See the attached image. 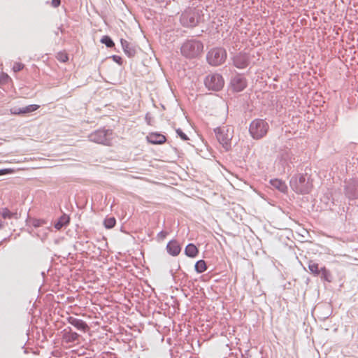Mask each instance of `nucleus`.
<instances>
[{
	"label": "nucleus",
	"mask_w": 358,
	"mask_h": 358,
	"mask_svg": "<svg viewBox=\"0 0 358 358\" xmlns=\"http://www.w3.org/2000/svg\"><path fill=\"white\" fill-rule=\"evenodd\" d=\"M204 45L202 41L196 38L186 39L180 46L182 56L187 59H196L201 57Z\"/></svg>",
	"instance_id": "f257e3e1"
},
{
	"label": "nucleus",
	"mask_w": 358,
	"mask_h": 358,
	"mask_svg": "<svg viewBox=\"0 0 358 358\" xmlns=\"http://www.w3.org/2000/svg\"><path fill=\"white\" fill-rule=\"evenodd\" d=\"M289 186L298 194H307L312 190L313 182L307 173H296L290 178Z\"/></svg>",
	"instance_id": "f03ea898"
},
{
	"label": "nucleus",
	"mask_w": 358,
	"mask_h": 358,
	"mask_svg": "<svg viewBox=\"0 0 358 358\" xmlns=\"http://www.w3.org/2000/svg\"><path fill=\"white\" fill-rule=\"evenodd\" d=\"M202 16L201 10L189 7L181 13L180 22L184 27L193 28L199 24Z\"/></svg>",
	"instance_id": "7ed1b4c3"
},
{
	"label": "nucleus",
	"mask_w": 358,
	"mask_h": 358,
	"mask_svg": "<svg viewBox=\"0 0 358 358\" xmlns=\"http://www.w3.org/2000/svg\"><path fill=\"white\" fill-rule=\"evenodd\" d=\"M269 130V125L266 120L256 118L249 125V133L255 140L263 138Z\"/></svg>",
	"instance_id": "20e7f679"
},
{
	"label": "nucleus",
	"mask_w": 358,
	"mask_h": 358,
	"mask_svg": "<svg viewBox=\"0 0 358 358\" xmlns=\"http://www.w3.org/2000/svg\"><path fill=\"white\" fill-rule=\"evenodd\" d=\"M113 131L110 129H99L91 133L88 138L92 142L104 145H110L113 139Z\"/></svg>",
	"instance_id": "39448f33"
},
{
	"label": "nucleus",
	"mask_w": 358,
	"mask_h": 358,
	"mask_svg": "<svg viewBox=\"0 0 358 358\" xmlns=\"http://www.w3.org/2000/svg\"><path fill=\"white\" fill-rule=\"evenodd\" d=\"M227 56V51L224 48L215 47L207 52L206 61L210 66H217L225 62Z\"/></svg>",
	"instance_id": "423d86ee"
},
{
	"label": "nucleus",
	"mask_w": 358,
	"mask_h": 358,
	"mask_svg": "<svg viewBox=\"0 0 358 358\" xmlns=\"http://www.w3.org/2000/svg\"><path fill=\"white\" fill-rule=\"evenodd\" d=\"M205 87L210 91L219 92L224 85L223 76L217 73L207 75L203 80Z\"/></svg>",
	"instance_id": "0eeeda50"
},
{
	"label": "nucleus",
	"mask_w": 358,
	"mask_h": 358,
	"mask_svg": "<svg viewBox=\"0 0 358 358\" xmlns=\"http://www.w3.org/2000/svg\"><path fill=\"white\" fill-rule=\"evenodd\" d=\"M248 86V80L243 73H236L232 76L229 82V87L233 92H243Z\"/></svg>",
	"instance_id": "6e6552de"
},
{
	"label": "nucleus",
	"mask_w": 358,
	"mask_h": 358,
	"mask_svg": "<svg viewBox=\"0 0 358 358\" xmlns=\"http://www.w3.org/2000/svg\"><path fill=\"white\" fill-rule=\"evenodd\" d=\"M228 131V129H224V128H221L220 127L214 129L217 140L226 151H229L231 148V141L232 136L229 134Z\"/></svg>",
	"instance_id": "1a4fd4ad"
},
{
	"label": "nucleus",
	"mask_w": 358,
	"mask_h": 358,
	"mask_svg": "<svg viewBox=\"0 0 358 358\" xmlns=\"http://www.w3.org/2000/svg\"><path fill=\"white\" fill-rule=\"evenodd\" d=\"M233 65L238 69H244L250 64V55L244 51L239 52L231 58Z\"/></svg>",
	"instance_id": "9d476101"
},
{
	"label": "nucleus",
	"mask_w": 358,
	"mask_h": 358,
	"mask_svg": "<svg viewBox=\"0 0 358 358\" xmlns=\"http://www.w3.org/2000/svg\"><path fill=\"white\" fill-rule=\"evenodd\" d=\"M345 195L350 200L358 199V178H354L345 185Z\"/></svg>",
	"instance_id": "9b49d317"
},
{
	"label": "nucleus",
	"mask_w": 358,
	"mask_h": 358,
	"mask_svg": "<svg viewBox=\"0 0 358 358\" xmlns=\"http://www.w3.org/2000/svg\"><path fill=\"white\" fill-rule=\"evenodd\" d=\"M166 250L169 255L176 257L180 253L182 246L176 239H172L168 242Z\"/></svg>",
	"instance_id": "f8f14e48"
},
{
	"label": "nucleus",
	"mask_w": 358,
	"mask_h": 358,
	"mask_svg": "<svg viewBox=\"0 0 358 358\" xmlns=\"http://www.w3.org/2000/svg\"><path fill=\"white\" fill-rule=\"evenodd\" d=\"M39 106L36 104H30L27 106L22 107V108H12L10 109V113L13 115H24V114H28L31 113L32 112L36 111L39 108Z\"/></svg>",
	"instance_id": "ddd939ff"
},
{
	"label": "nucleus",
	"mask_w": 358,
	"mask_h": 358,
	"mask_svg": "<svg viewBox=\"0 0 358 358\" xmlns=\"http://www.w3.org/2000/svg\"><path fill=\"white\" fill-rule=\"evenodd\" d=\"M121 45L125 55L129 57H134L136 54V47L135 45L129 43L127 40L120 39Z\"/></svg>",
	"instance_id": "4468645a"
},
{
	"label": "nucleus",
	"mask_w": 358,
	"mask_h": 358,
	"mask_svg": "<svg viewBox=\"0 0 358 358\" xmlns=\"http://www.w3.org/2000/svg\"><path fill=\"white\" fill-rule=\"evenodd\" d=\"M68 322L73 326L76 329L85 332L88 329L87 324L83 320L78 319L72 316H69L67 318Z\"/></svg>",
	"instance_id": "2eb2a0df"
},
{
	"label": "nucleus",
	"mask_w": 358,
	"mask_h": 358,
	"mask_svg": "<svg viewBox=\"0 0 358 358\" xmlns=\"http://www.w3.org/2000/svg\"><path fill=\"white\" fill-rule=\"evenodd\" d=\"M269 183L273 189L278 190L280 192L287 193L288 187L282 180L278 178L271 179Z\"/></svg>",
	"instance_id": "dca6fc26"
},
{
	"label": "nucleus",
	"mask_w": 358,
	"mask_h": 358,
	"mask_svg": "<svg viewBox=\"0 0 358 358\" xmlns=\"http://www.w3.org/2000/svg\"><path fill=\"white\" fill-rule=\"evenodd\" d=\"M80 335L73 331L71 327L65 328L63 331V338L66 343H75L79 339Z\"/></svg>",
	"instance_id": "f3484780"
},
{
	"label": "nucleus",
	"mask_w": 358,
	"mask_h": 358,
	"mask_svg": "<svg viewBox=\"0 0 358 358\" xmlns=\"http://www.w3.org/2000/svg\"><path fill=\"white\" fill-rule=\"evenodd\" d=\"M148 141L153 145H160L164 143L166 138V136L158 132L150 133L147 136Z\"/></svg>",
	"instance_id": "a211bd4d"
},
{
	"label": "nucleus",
	"mask_w": 358,
	"mask_h": 358,
	"mask_svg": "<svg viewBox=\"0 0 358 358\" xmlns=\"http://www.w3.org/2000/svg\"><path fill=\"white\" fill-rule=\"evenodd\" d=\"M70 222V217L69 215L66 213H63L55 222L54 227L57 230H60L64 227H66L69 225Z\"/></svg>",
	"instance_id": "6ab92c4d"
},
{
	"label": "nucleus",
	"mask_w": 358,
	"mask_h": 358,
	"mask_svg": "<svg viewBox=\"0 0 358 358\" xmlns=\"http://www.w3.org/2000/svg\"><path fill=\"white\" fill-rule=\"evenodd\" d=\"M184 253L188 257L195 258L198 256L199 250L195 244L191 243L186 245Z\"/></svg>",
	"instance_id": "aec40b11"
},
{
	"label": "nucleus",
	"mask_w": 358,
	"mask_h": 358,
	"mask_svg": "<svg viewBox=\"0 0 358 358\" xmlns=\"http://www.w3.org/2000/svg\"><path fill=\"white\" fill-rule=\"evenodd\" d=\"M1 216L3 219H18L17 213L11 212L8 208H3L0 212Z\"/></svg>",
	"instance_id": "412c9836"
},
{
	"label": "nucleus",
	"mask_w": 358,
	"mask_h": 358,
	"mask_svg": "<svg viewBox=\"0 0 358 358\" xmlns=\"http://www.w3.org/2000/svg\"><path fill=\"white\" fill-rule=\"evenodd\" d=\"M208 268L207 264L205 260L199 259L194 265V270L197 273H202Z\"/></svg>",
	"instance_id": "4be33fe9"
},
{
	"label": "nucleus",
	"mask_w": 358,
	"mask_h": 358,
	"mask_svg": "<svg viewBox=\"0 0 358 358\" xmlns=\"http://www.w3.org/2000/svg\"><path fill=\"white\" fill-rule=\"evenodd\" d=\"M308 268L310 272L315 276L320 275V268L319 264L313 261H309L308 263Z\"/></svg>",
	"instance_id": "5701e85b"
},
{
	"label": "nucleus",
	"mask_w": 358,
	"mask_h": 358,
	"mask_svg": "<svg viewBox=\"0 0 358 358\" xmlns=\"http://www.w3.org/2000/svg\"><path fill=\"white\" fill-rule=\"evenodd\" d=\"M320 274L321 278L323 280L327 281L328 282L332 281V275L331 274V272L325 266L320 268Z\"/></svg>",
	"instance_id": "b1692460"
},
{
	"label": "nucleus",
	"mask_w": 358,
	"mask_h": 358,
	"mask_svg": "<svg viewBox=\"0 0 358 358\" xmlns=\"http://www.w3.org/2000/svg\"><path fill=\"white\" fill-rule=\"evenodd\" d=\"M103 226L107 229H113L116 224V219L115 217H106L103 220Z\"/></svg>",
	"instance_id": "393cba45"
},
{
	"label": "nucleus",
	"mask_w": 358,
	"mask_h": 358,
	"mask_svg": "<svg viewBox=\"0 0 358 358\" xmlns=\"http://www.w3.org/2000/svg\"><path fill=\"white\" fill-rule=\"evenodd\" d=\"M100 42L109 48H113L115 45V43L112 38L108 35L103 36L100 40Z\"/></svg>",
	"instance_id": "a878e982"
},
{
	"label": "nucleus",
	"mask_w": 358,
	"mask_h": 358,
	"mask_svg": "<svg viewBox=\"0 0 358 358\" xmlns=\"http://www.w3.org/2000/svg\"><path fill=\"white\" fill-rule=\"evenodd\" d=\"M29 221L34 228H38L47 224V221L44 219L31 218Z\"/></svg>",
	"instance_id": "bb28decb"
},
{
	"label": "nucleus",
	"mask_w": 358,
	"mask_h": 358,
	"mask_svg": "<svg viewBox=\"0 0 358 358\" xmlns=\"http://www.w3.org/2000/svg\"><path fill=\"white\" fill-rule=\"evenodd\" d=\"M57 59L61 62H66L69 61V55L63 52H59L57 54Z\"/></svg>",
	"instance_id": "cd10ccee"
},
{
	"label": "nucleus",
	"mask_w": 358,
	"mask_h": 358,
	"mask_svg": "<svg viewBox=\"0 0 358 358\" xmlns=\"http://www.w3.org/2000/svg\"><path fill=\"white\" fill-rule=\"evenodd\" d=\"M178 136H179L182 141H185L189 140V138L186 134H185L180 128L176 130Z\"/></svg>",
	"instance_id": "c85d7f7f"
},
{
	"label": "nucleus",
	"mask_w": 358,
	"mask_h": 358,
	"mask_svg": "<svg viewBox=\"0 0 358 358\" xmlns=\"http://www.w3.org/2000/svg\"><path fill=\"white\" fill-rule=\"evenodd\" d=\"M24 67V64L20 62H15L13 66V70L14 72H19L22 71Z\"/></svg>",
	"instance_id": "c756f323"
},
{
	"label": "nucleus",
	"mask_w": 358,
	"mask_h": 358,
	"mask_svg": "<svg viewBox=\"0 0 358 358\" xmlns=\"http://www.w3.org/2000/svg\"><path fill=\"white\" fill-rule=\"evenodd\" d=\"M14 173V169L10 168L1 169H0V176L12 174Z\"/></svg>",
	"instance_id": "7c9ffc66"
},
{
	"label": "nucleus",
	"mask_w": 358,
	"mask_h": 358,
	"mask_svg": "<svg viewBox=\"0 0 358 358\" xmlns=\"http://www.w3.org/2000/svg\"><path fill=\"white\" fill-rule=\"evenodd\" d=\"M110 58L113 59L114 62L117 63V64H122L123 60L120 56L117 55H113L112 56H110Z\"/></svg>",
	"instance_id": "2f4dec72"
},
{
	"label": "nucleus",
	"mask_w": 358,
	"mask_h": 358,
	"mask_svg": "<svg viewBox=\"0 0 358 358\" xmlns=\"http://www.w3.org/2000/svg\"><path fill=\"white\" fill-rule=\"evenodd\" d=\"M168 232L166 231H161L157 234V238L160 240L164 239L168 235Z\"/></svg>",
	"instance_id": "473e14b6"
},
{
	"label": "nucleus",
	"mask_w": 358,
	"mask_h": 358,
	"mask_svg": "<svg viewBox=\"0 0 358 358\" xmlns=\"http://www.w3.org/2000/svg\"><path fill=\"white\" fill-rule=\"evenodd\" d=\"M145 120L148 124H149V125L152 124V117L151 116L150 113H146Z\"/></svg>",
	"instance_id": "72a5a7b5"
},
{
	"label": "nucleus",
	"mask_w": 358,
	"mask_h": 358,
	"mask_svg": "<svg viewBox=\"0 0 358 358\" xmlns=\"http://www.w3.org/2000/svg\"><path fill=\"white\" fill-rule=\"evenodd\" d=\"M51 4L52 7L57 8L61 4V0H52Z\"/></svg>",
	"instance_id": "f704fd0d"
},
{
	"label": "nucleus",
	"mask_w": 358,
	"mask_h": 358,
	"mask_svg": "<svg viewBox=\"0 0 358 358\" xmlns=\"http://www.w3.org/2000/svg\"><path fill=\"white\" fill-rule=\"evenodd\" d=\"M12 236V234L8 236V237L4 238L2 241H0V245H1L5 242H8L10 240V238Z\"/></svg>",
	"instance_id": "c9c22d12"
},
{
	"label": "nucleus",
	"mask_w": 358,
	"mask_h": 358,
	"mask_svg": "<svg viewBox=\"0 0 358 358\" xmlns=\"http://www.w3.org/2000/svg\"><path fill=\"white\" fill-rule=\"evenodd\" d=\"M6 224H7V222L0 220V230L3 229Z\"/></svg>",
	"instance_id": "e433bc0d"
},
{
	"label": "nucleus",
	"mask_w": 358,
	"mask_h": 358,
	"mask_svg": "<svg viewBox=\"0 0 358 358\" xmlns=\"http://www.w3.org/2000/svg\"><path fill=\"white\" fill-rule=\"evenodd\" d=\"M285 155H286V157H285V159H289V160H291V159H290V158H289V153L286 152V153H285Z\"/></svg>",
	"instance_id": "4c0bfd02"
},
{
	"label": "nucleus",
	"mask_w": 358,
	"mask_h": 358,
	"mask_svg": "<svg viewBox=\"0 0 358 358\" xmlns=\"http://www.w3.org/2000/svg\"><path fill=\"white\" fill-rule=\"evenodd\" d=\"M58 29L60 30L61 31H62V26L58 27Z\"/></svg>",
	"instance_id": "58836bf2"
},
{
	"label": "nucleus",
	"mask_w": 358,
	"mask_h": 358,
	"mask_svg": "<svg viewBox=\"0 0 358 358\" xmlns=\"http://www.w3.org/2000/svg\"><path fill=\"white\" fill-rule=\"evenodd\" d=\"M170 273H171V275L173 276V271L172 270L170 271Z\"/></svg>",
	"instance_id": "ea45409f"
},
{
	"label": "nucleus",
	"mask_w": 358,
	"mask_h": 358,
	"mask_svg": "<svg viewBox=\"0 0 358 358\" xmlns=\"http://www.w3.org/2000/svg\"><path fill=\"white\" fill-rule=\"evenodd\" d=\"M55 35H58V31H55Z\"/></svg>",
	"instance_id": "a19ab883"
},
{
	"label": "nucleus",
	"mask_w": 358,
	"mask_h": 358,
	"mask_svg": "<svg viewBox=\"0 0 358 358\" xmlns=\"http://www.w3.org/2000/svg\"><path fill=\"white\" fill-rule=\"evenodd\" d=\"M357 250H358V248H357Z\"/></svg>",
	"instance_id": "79ce46f5"
}]
</instances>
